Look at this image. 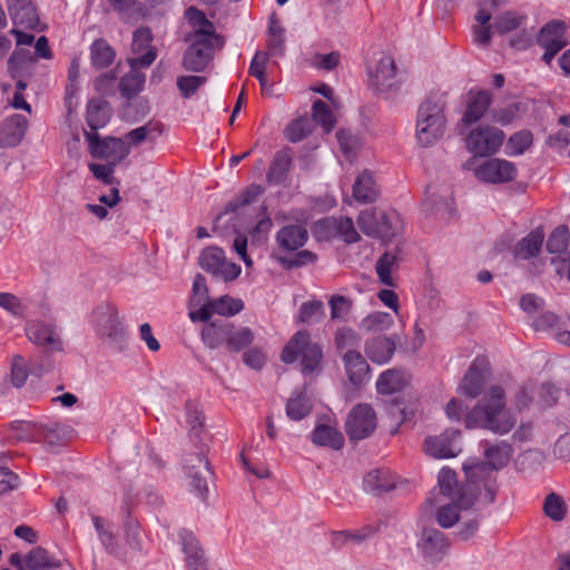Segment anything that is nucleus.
<instances>
[{"label": "nucleus", "mask_w": 570, "mask_h": 570, "mask_svg": "<svg viewBox=\"0 0 570 570\" xmlns=\"http://www.w3.org/2000/svg\"><path fill=\"white\" fill-rule=\"evenodd\" d=\"M379 196V188L371 171L364 170L353 185V197L362 204L373 203Z\"/></svg>", "instance_id": "obj_33"}, {"label": "nucleus", "mask_w": 570, "mask_h": 570, "mask_svg": "<svg viewBox=\"0 0 570 570\" xmlns=\"http://www.w3.org/2000/svg\"><path fill=\"white\" fill-rule=\"evenodd\" d=\"M145 75L139 70H130L119 81V90L122 97L130 99L140 92L145 85Z\"/></svg>", "instance_id": "obj_43"}, {"label": "nucleus", "mask_w": 570, "mask_h": 570, "mask_svg": "<svg viewBox=\"0 0 570 570\" xmlns=\"http://www.w3.org/2000/svg\"><path fill=\"white\" fill-rule=\"evenodd\" d=\"M517 424V417L507 407L505 392L500 385L484 391L476 404L466 413L468 429H483L497 435L510 433Z\"/></svg>", "instance_id": "obj_1"}, {"label": "nucleus", "mask_w": 570, "mask_h": 570, "mask_svg": "<svg viewBox=\"0 0 570 570\" xmlns=\"http://www.w3.org/2000/svg\"><path fill=\"white\" fill-rule=\"evenodd\" d=\"M393 317L390 313L374 312L362 321V327L370 332H382L391 327Z\"/></svg>", "instance_id": "obj_56"}, {"label": "nucleus", "mask_w": 570, "mask_h": 570, "mask_svg": "<svg viewBox=\"0 0 570 570\" xmlns=\"http://www.w3.org/2000/svg\"><path fill=\"white\" fill-rule=\"evenodd\" d=\"M364 489L368 492H386L393 489L389 481L387 472L384 470L370 471L363 480Z\"/></svg>", "instance_id": "obj_47"}, {"label": "nucleus", "mask_w": 570, "mask_h": 570, "mask_svg": "<svg viewBox=\"0 0 570 570\" xmlns=\"http://www.w3.org/2000/svg\"><path fill=\"white\" fill-rule=\"evenodd\" d=\"M24 562L27 570H52L60 566V562L42 547L31 549L24 556Z\"/></svg>", "instance_id": "obj_38"}, {"label": "nucleus", "mask_w": 570, "mask_h": 570, "mask_svg": "<svg viewBox=\"0 0 570 570\" xmlns=\"http://www.w3.org/2000/svg\"><path fill=\"white\" fill-rule=\"evenodd\" d=\"M207 78L204 76H179L177 78V88L185 99L190 98L196 91L205 85Z\"/></svg>", "instance_id": "obj_60"}, {"label": "nucleus", "mask_w": 570, "mask_h": 570, "mask_svg": "<svg viewBox=\"0 0 570 570\" xmlns=\"http://www.w3.org/2000/svg\"><path fill=\"white\" fill-rule=\"evenodd\" d=\"M9 13L14 24L33 29L39 23V17L31 0H7Z\"/></svg>", "instance_id": "obj_26"}, {"label": "nucleus", "mask_w": 570, "mask_h": 570, "mask_svg": "<svg viewBox=\"0 0 570 570\" xmlns=\"http://www.w3.org/2000/svg\"><path fill=\"white\" fill-rule=\"evenodd\" d=\"M95 330L108 345L121 351L126 343V331L115 306L101 304L94 312Z\"/></svg>", "instance_id": "obj_7"}, {"label": "nucleus", "mask_w": 570, "mask_h": 570, "mask_svg": "<svg viewBox=\"0 0 570 570\" xmlns=\"http://www.w3.org/2000/svg\"><path fill=\"white\" fill-rule=\"evenodd\" d=\"M269 60V53L266 51H256L254 55L249 68L248 73L252 77H255L262 87V90L264 91L267 87V80H266V66Z\"/></svg>", "instance_id": "obj_50"}, {"label": "nucleus", "mask_w": 570, "mask_h": 570, "mask_svg": "<svg viewBox=\"0 0 570 570\" xmlns=\"http://www.w3.org/2000/svg\"><path fill=\"white\" fill-rule=\"evenodd\" d=\"M505 139L504 132L493 126H479L465 137L466 149L476 157H489L499 151Z\"/></svg>", "instance_id": "obj_9"}, {"label": "nucleus", "mask_w": 570, "mask_h": 570, "mask_svg": "<svg viewBox=\"0 0 570 570\" xmlns=\"http://www.w3.org/2000/svg\"><path fill=\"white\" fill-rule=\"evenodd\" d=\"M376 428V415L368 404H357L350 412L345 432L350 440L360 441L368 438Z\"/></svg>", "instance_id": "obj_12"}, {"label": "nucleus", "mask_w": 570, "mask_h": 570, "mask_svg": "<svg viewBox=\"0 0 570 570\" xmlns=\"http://www.w3.org/2000/svg\"><path fill=\"white\" fill-rule=\"evenodd\" d=\"M544 233L541 227L531 230L527 236L521 238L513 248V255L519 259H529L537 256L543 245Z\"/></svg>", "instance_id": "obj_32"}, {"label": "nucleus", "mask_w": 570, "mask_h": 570, "mask_svg": "<svg viewBox=\"0 0 570 570\" xmlns=\"http://www.w3.org/2000/svg\"><path fill=\"white\" fill-rule=\"evenodd\" d=\"M186 475L190 479L191 488L205 499L208 491V479L212 475L208 461L203 454H188L184 459Z\"/></svg>", "instance_id": "obj_15"}, {"label": "nucleus", "mask_w": 570, "mask_h": 570, "mask_svg": "<svg viewBox=\"0 0 570 570\" xmlns=\"http://www.w3.org/2000/svg\"><path fill=\"white\" fill-rule=\"evenodd\" d=\"M543 511L548 518L558 522L564 519L567 505L560 495L552 492L544 499Z\"/></svg>", "instance_id": "obj_51"}, {"label": "nucleus", "mask_w": 570, "mask_h": 570, "mask_svg": "<svg viewBox=\"0 0 570 570\" xmlns=\"http://www.w3.org/2000/svg\"><path fill=\"white\" fill-rule=\"evenodd\" d=\"M312 410L309 400L302 394L291 397L286 403V414L291 420L299 421Z\"/></svg>", "instance_id": "obj_53"}, {"label": "nucleus", "mask_w": 570, "mask_h": 570, "mask_svg": "<svg viewBox=\"0 0 570 570\" xmlns=\"http://www.w3.org/2000/svg\"><path fill=\"white\" fill-rule=\"evenodd\" d=\"M492 102V95L488 90H469L465 100V111L459 122V128L469 127L478 122L488 111Z\"/></svg>", "instance_id": "obj_19"}, {"label": "nucleus", "mask_w": 570, "mask_h": 570, "mask_svg": "<svg viewBox=\"0 0 570 570\" xmlns=\"http://www.w3.org/2000/svg\"><path fill=\"white\" fill-rule=\"evenodd\" d=\"M85 138L88 142L90 155L94 158L107 159L111 164L124 160L130 153V147L122 138H100L97 132L85 130Z\"/></svg>", "instance_id": "obj_10"}, {"label": "nucleus", "mask_w": 570, "mask_h": 570, "mask_svg": "<svg viewBox=\"0 0 570 570\" xmlns=\"http://www.w3.org/2000/svg\"><path fill=\"white\" fill-rule=\"evenodd\" d=\"M311 132V122L307 118L293 120L284 130L285 137L291 142L302 141Z\"/></svg>", "instance_id": "obj_59"}, {"label": "nucleus", "mask_w": 570, "mask_h": 570, "mask_svg": "<svg viewBox=\"0 0 570 570\" xmlns=\"http://www.w3.org/2000/svg\"><path fill=\"white\" fill-rule=\"evenodd\" d=\"M188 45L183 55L181 66L187 71L202 72L214 59L216 50L224 47V39L218 33H198L184 37Z\"/></svg>", "instance_id": "obj_3"}, {"label": "nucleus", "mask_w": 570, "mask_h": 570, "mask_svg": "<svg viewBox=\"0 0 570 570\" xmlns=\"http://www.w3.org/2000/svg\"><path fill=\"white\" fill-rule=\"evenodd\" d=\"M485 461L464 463L465 476L472 483H481L483 487V500L485 503H493L497 497V478L494 472L505 468L513 455V448L507 441L480 442Z\"/></svg>", "instance_id": "obj_2"}, {"label": "nucleus", "mask_w": 570, "mask_h": 570, "mask_svg": "<svg viewBox=\"0 0 570 570\" xmlns=\"http://www.w3.org/2000/svg\"><path fill=\"white\" fill-rule=\"evenodd\" d=\"M373 530L370 527H366L356 532L350 531H336L332 534L333 546L336 548H342L348 541L362 542L367 539L372 534Z\"/></svg>", "instance_id": "obj_62"}, {"label": "nucleus", "mask_w": 570, "mask_h": 570, "mask_svg": "<svg viewBox=\"0 0 570 570\" xmlns=\"http://www.w3.org/2000/svg\"><path fill=\"white\" fill-rule=\"evenodd\" d=\"M434 507H436L435 520L444 529L452 528L460 520V512L469 509L458 504L454 500L435 498V494L431 492L425 500V509L429 510Z\"/></svg>", "instance_id": "obj_20"}, {"label": "nucleus", "mask_w": 570, "mask_h": 570, "mask_svg": "<svg viewBox=\"0 0 570 570\" xmlns=\"http://www.w3.org/2000/svg\"><path fill=\"white\" fill-rule=\"evenodd\" d=\"M335 342L337 348L345 353L348 350H357L361 344V337L354 330L343 327L337 331Z\"/></svg>", "instance_id": "obj_63"}, {"label": "nucleus", "mask_w": 570, "mask_h": 570, "mask_svg": "<svg viewBox=\"0 0 570 570\" xmlns=\"http://www.w3.org/2000/svg\"><path fill=\"white\" fill-rule=\"evenodd\" d=\"M264 193V188L261 185H250L240 191L236 197H234L225 207V210L222 215H226L229 213H237L242 208L248 206L257 197H259Z\"/></svg>", "instance_id": "obj_42"}, {"label": "nucleus", "mask_w": 570, "mask_h": 570, "mask_svg": "<svg viewBox=\"0 0 570 570\" xmlns=\"http://www.w3.org/2000/svg\"><path fill=\"white\" fill-rule=\"evenodd\" d=\"M28 127V120L24 116L16 114L7 119L0 126V147H16L23 138Z\"/></svg>", "instance_id": "obj_22"}, {"label": "nucleus", "mask_w": 570, "mask_h": 570, "mask_svg": "<svg viewBox=\"0 0 570 570\" xmlns=\"http://www.w3.org/2000/svg\"><path fill=\"white\" fill-rule=\"evenodd\" d=\"M298 356H302V372L304 374L313 373L318 368L322 361V348L318 344L311 342V335L307 331H298L294 334L283 348L281 358L284 363L292 364Z\"/></svg>", "instance_id": "obj_5"}, {"label": "nucleus", "mask_w": 570, "mask_h": 570, "mask_svg": "<svg viewBox=\"0 0 570 570\" xmlns=\"http://www.w3.org/2000/svg\"><path fill=\"white\" fill-rule=\"evenodd\" d=\"M308 239L307 229L297 224L282 227L276 234V243L283 252H295L302 248Z\"/></svg>", "instance_id": "obj_23"}, {"label": "nucleus", "mask_w": 570, "mask_h": 570, "mask_svg": "<svg viewBox=\"0 0 570 570\" xmlns=\"http://www.w3.org/2000/svg\"><path fill=\"white\" fill-rule=\"evenodd\" d=\"M406 384L405 373L400 370H386L384 371L377 382L376 390L380 394H393L399 392Z\"/></svg>", "instance_id": "obj_40"}, {"label": "nucleus", "mask_w": 570, "mask_h": 570, "mask_svg": "<svg viewBox=\"0 0 570 570\" xmlns=\"http://www.w3.org/2000/svg\"><path fill=\"white\" fill-rule=\"evenodd\" d=\"M317 228L324 230L326 237H338L345 243H356L360 235L350 217H327L317 222Z\"/></svg>", "instance_id": "obj_21"}, {"label": "nucleus", "mask_w": 570, "mask_h": 570, "mask_svg": "<svg viewBox=\"0 0 570 570\" xmlns=\"http://www.w3.org/2000/svg\"><path fill=\"white\" fill-rule=\"evenodd\" d=\"M214 312L223 316H234L244 308V303L239 298H233L228 295L212 301Z\"/></svg>", "instance_id": "obj_55"}, {"label": "nucleus", "mask_w": 570, "mask_h": 570, "mask_svg": "<svg viewBox=\"0 0 570 570\" xmlns=\"http://www.w3.org/2000/svg\"><path fill=\"white\" fill-rule=\"evenodd\" d=\"M225 253L219 247H208L204 249L199 257L200 267L210 273L213 276L217 273L219 266H222Z\"/></svg>", "instance_id": "obj_48"}, {"label": "nucleus", "mask_w": 570, "mask_h": 570, "mask_svg": "<svg viewBox=\"0 0 570 570\" xmlns=\"http://www.w3.org/2000/svg\"><path fill=\"white\" fill-rule=\"evenodd\" d=\"M111 109L107 100L101 98H91L87 104L86 121L90 128L89 132H97L104 128L110 120Z\"/></svg>", "instance_id": "obj_29"}, {"label": "nucleus", "mask_w": 570, "mask_h": 570, "mask_svg": "<svg viewBox=\"0 0 570 570\" xmlns=\"http://www.w3.org/2000/svg\"><path fill=\"white\" fill-rule=\"evenodd\" d=\"M163 134V124L159 121H148L144 126L137 127L124 137L126 144L137 146L141 142H155Z\"/></svg>", "instance_id": "obj_34"}, {"label": "nucleus", "mask_w": 570, "mask_h": 570, "mask_svg": "<svg viewBox=\"0 0 570 570\" xmlns=\"http://www.w3.org/2000/svg\"><path fill=\"white\" fill-rule=\"evenodd\" d=\"M380 220L381 210H364L357 217V225L365 235L380 238V234H386V229L380 230Z\"/></svg>", "instance_id": "obj_46"}, {"label": "nucleus", "mask_w": 570, "mask_h": 570, "mask_svg": "<svg viewBox=\"0 0 570 570\" xmlns=\"http://www.w3.org/2000/svg\"><path fill=\"white\" fill-rule=\"evenodd\" d=\"M312 442L320 446H330L333 450H340L344 445V438L335 428L318 424L312 432Z\"/></svg>", "instance_id": "obj_36"}, {"label": "nucleus", "mask_w": 570, "mask_h": 570, "mask_svg": "<svg viewBox=\"0 0 570 570\" xmlns=\"http://www.w3.org/2000/svg\"><path fill=\"white\" fill-rule=\"evenodd\" d=\"M488 371V360L481 356L475 357L460 383V392L471 399L478 397L485 384Z\"/></svg>", "instance_id": "obj_18"}, {"label": "nucleus", "mask_w": 570, "mask_h": 570, "mask_svg": "<svg viewBox=\"0 0 570 570\" xmlns=\"http://www.w3.org/2000/svg\"><path fill=\"white\" fill-rule=\"evenodd\" d=\"M445 116L443 106L434 100L426 99L421 104L416 117V140L421 147L434 145L444 134Z\"/></svg>", "instance_id": "obj_4"}, {"label": "nucleus", "mask_w": 570, "mask_h": 570, "mask_svg": "<svg viewBox=\"0 0 570 570\" xmlns=\"http://www.w3.org/2000/svg\"><path fill=\"white\" fill-rule=\"evenodd\" d=\"M292 149L285 147L274 155L273 161L269 166V169L266 175V179L271 185H281L283 184L289 169L292 167Z\"/></svg>", "instance_id": "obj_31"}, {"label": "nucleus", "mask_w": 570, "mask_h": 570, "mask_svg": "<svg viewBox=\"0 0 570 570\" xmlns=\"http://www.w3.org/2000/svg\"><path fill=\"white\" fill-rule=\"evenodd\" d=\"M230 322L214 321L206 324L200 331V337L207 348L216 350L227 344Z\"/></svg>", "instance_id": "obj_30"}, {"label": "nucleus", "mask_w": 570, "mask_h": 570, "mask_svg": "<svg viewBox=\"0 0 570 570\" xmlns=\"http://www.w3.org/2000/svg\"><path fill=\"white\" fill-rule=\"evenodd\" d=\"M439 492L432 491L435 498H443L454 500L458 504L465 508H471L476 499L482 495L483 487L481 483H472L466 478V483L459 484L456 473L449 469L443 468L438 475Z\"/></svg>", "instance_id": "obj_6"}, {"label": "nucleus", "mask_w": 570, "mask_h": 570, "mask_svg": "<svg viewBox=\"0 0 570 570\" xmlns=\"http://www.w3.org/2000/svg\"><path fill=\"white\" fill-rule=\"evenodd\" d=\"M474 176L485 184H507L517 178L518 168L507 159L490 158L474 169Z\"/></svg>", "instance_id": "obj_11"}, {"label": "nucleus", "mask_w": 570, "mask_h": 570, "mask_svg": "<svg viewBox=\"0 0 570 570\" xmlns=\"http://www.w3.org/2000/svg\"><path fill=\"white\" fill-rule=\"evenodd\" d=\"M532 145V134L522 130L513 134L507 144V154L510 156L522 155Z\"/></svg>", "instance_id": "obj_57"}, {"label": "nucleus", "mask_w": 570, "mask_h": 570, "mask_svg": "<svg viewBox=\"0 0 570 570\" xmlns=\"http://www.w3.org/2000/svg\"><path fill=\"white\" fill-rule=\"evenodd\" d=\"M24 332L31 343L45 347L48 352H61L63 350L62 340L52 325L32 320L27 322Z\"/></svg>", "instance_id": "obj_17"}, {"label": "nucleus", "mask_w": 570, "mask_h": 570, "mask_svg": "<svg viewBox=\"0 0 570 570\" xmlns=\"http://www.w3.org/2000/svg\"><path fill=\"white\" fill-rule=\"evenodd\" d=\"M522 19L515 12H503L495 17L492 28L500 35L509 33L521 26Z\"/></svg>", "instance_id": "obj_58"}, {"label": "nucleus", "mask_w": 570, "mask_h": 570, "mask_svg": "<svg viewBox=\"0 0 570 570\" xmlns=\"http://www.w3.org/2000/svg\"><path fill=\"white\" fill-rule=\"evenodd\" d=\"M324 316V304L321 301L305 302L299 308V321L303 323H317Z\"/></svg>", "instance_id": "obj_61"}, {"label": "nucleus", "mask_w": 570, "mask_h": 570, "mask_svg": "<svg viewBox=\"0 0 570 570\" xmlns=\"http://www.w3.org/2000/svg\"><path fill=\"white\" fill-rule=\"evenodd\" d=\"M570 244V230L566 225L556 227L550 234L546 247L551 254L566 253Z\"/></svg>", "instance_id": "obj_45"}, {"label": "nucleus", "mask_w": 570, "mask_h": 570, "mask_svg": "<svg viewBox=\"0 0 570 570\" xmlns=\"http://www.w3.org/2000/svg\"><path fill=\"white\" fill-rule=\"evenodd\" d=\"M400 249L395 248L390 252H385L376 262L375 271L380 282L387 286H395L392 273L397 268L400 263Z\"/></svg>", "instance_id": "obj_35"}, {"label": "nucleus", "mask_w": 570, "mask_h": 570, "mask_svg": "<svg viewBox=\"0 0 570 570\" xmlns=\"http://www.w3.org/2000/svg\"><path fill=\"white\" fill-rule=\"evenodd\" d=\"M403 82V75L397 71L395 61L391 56H383L371 75V85L380 92L394 91Z\"/></svg>", "instance_id": "obj_14"}, {"label": "nucleus", "mask_w": 570, "mask_h": 570, "mask_svg": "<svg viewBox=\"0 0 570 570\" xmlns=\"http://www.w3.org/2000/svg\"><path fill=\"white\" fill-rule=\"evenodd\" d=\"M116 57L112 47L102 38L96 39L90 46V59L97 69L109 67Z\"/></svg>", "instance_id": "obj_41"}, {"label": "nucleus", "mask_w": 570, "mask_h": 570, "mask_svg": "<svg viewBox=\"0 0 570 570\" xmlns=\"http://www.w3.org/2000/svg\"><path fill=\"white\" fill-rule=\"evenodd\" d=\"M417 548L425 561L436 563L446 556L450 541L442 531L435 528H425L421 533Z\"/></svg>", "instance_id": "obj_13"}, {"label": "nucleus", "mask_w": 570, "mask_h": 570, "mask_svg": "<svg viewBox=\"0 0 570 570\" xmlns=\"http://www.w3.org/2000/svg\"><path fill=\"white\" fill-rule=\"evenodd\" d=\"M386 411L391 419L397 421L399 424L410 422L414 416V406L399 397L389 402Z\"/></svg>", "instance_id": "obj_49"}, {"label": "nucleus", "mask_w": 570, "mask_h": 570, "mask_svg": "<svg viewBox=\"0 0 570 570\" xmlns=\"http://www.w3.org/2000/svg\"><path fill=\"white\" fill-rule=\"evenodd\" d=\"M380 230H385L386 234H380V238L383 240L391 239L397 235L403 228V222L400 214L394 210H381Z\"/></svg>", "instance_id": "obj_44"}, {"label": "nucleus", "mask_w": 570, "mask_h": 570, "mask_svg": "<svg viewBox=\"0 0 570 570\" xmlns=\"http://www.w3.org/2000/svg\"><path fill=\"white\" fill-rule=\"evenodd\" d=\"M312 111L314 120L322 126L325 132L333 130L335 126V117L326 102L320 99L314 101Z\"/></svg>", "instance_id": "obj_54"}, {"label": "nucleus", "mask_w": 570, "mask_h": 570, "mask_svg": "<svg viewBox=\"0 0 570 570\" xmlns=\"http://www.w3.org/2000/svg\"><path fill=\"white\" fill-rule=\"evenodd\" d=\"M185 18L190 26L185 37H196L198 33H217L214 23L206 17V14L196 7H189L185 11Z\"/></svg>", "instance_id": "obj_37"}, {"label": "nucleus", "mask_w": 570, "mask_h": 570, "mask_svg": "<svg viewBox=\"0 0 570 570\" xmlns=\"http://www.w3.org/2000/svg\"><path fill=\"white\" fill-rule=\"evenodd\" d=\"M317 261V255L308 249L298 250L293 257L278 256L277 262L285 269H293L314 264Z\"/></svg>", "instance_id": "obj_52"}, {"label": "nucleus", "mask_w": 570, "mask_h": 570, "mask_svg": "<svg viewBox=\"0 0 570 570\" xmlns=\"http://www.w3.org/2000/svg\"><path fill=\"white\" fill-rule=\"evenodd\" d=\"M396 343L387 336H374L365 343L366 356L376 364L387 363L394 355Z\"/></svg>", "instance_id": "obj_25"}, {"label": "nucleus", "mask_w": 570, "mask_h": 570, "mask_svg": "<svg viewBox=\"0 0 570 570\" xmlns=\"http://www.w3.org/2000/svg\"><path fill=\"white\" fill-rule=\"evenodd\" d=\"M255 340L254 332L247 326L235 328L230 322L229 334L227 338L226 350L229 353H239L249 347Z\"/></svg>", "instance_id": "obj_39"}, {"label": "nucleus", "mask_w": 570, "mask_h": 570, "mask_svg": "<svg viewBox=\"0 0 570 570\" xmlns=\"http://www.w3.org/2000/svg\"><path fill=\"white\" fill-rule=\"evenodd\" d=\"M61 426L58 423H40L33 421H17L9 426L8 439L14 442H47L55 443L59 439Z\"/></svg>", "instance_id": "obj_8"}, {"label": "nucleus", "mask_w": 570, "mask_h": 570, "mask_svg": "<svg viewBox=\"0 0 570 570\" xmlns=\"http://www.w3.org/2000/svg\"><path fill=\"white\" fill-rule=\"evenodd\" d=\"M179 539L183 546V551L186 554V563L189 570H206V560L204 551L200 548L199 541L191 531L183 529L179 531Z\"/></svg>", "instance_id": "obj_24"}, {"label": "nucleus", "mask_w": 570, "mask_h": 570, "mask_svg": "<svg viewBox=\"0 0 570 570\" xmlns=\"http://www.w3.org/2000/svg\"><path fill=\"white\" fill-rule=\"evenodd\" d=\"M567 26L562 21L548 22L538 35V43L542 48L563 49L568 41L566 39Z\"/></svg>", "instance_id": "obj_28"}, {"label": "nucleus", "mask_w": 570, "mask_h": 570, "mask_svg": "<svg viewBox=\"0 0 570 570\" xmlns=\"http://www.w3.org/2000/svg\"><path fill=\"white\" fill-rule=\"evenodd\" d=\"M460 435V430L446 429L438 436H426L424 440V451L430 456L436 459L454 458L460 452L456 442Z\"/></svg>", "instance_id": "obj_16"}, {"label": "nucleus", "mask_w": 570, "mask_h": 570, "mask_svg": "<svg viewBox=\"0 0 570 570\" xmlns=\"http://www.w3.org/2000/svg\"><path fill=\"white\" fill-rule=\"evenodd\" d=\"M348 380L354 385H361L368 376L370 365L358 350H348L343 355Z\"/></svg>", "instance_id": "obj_27"}, {"label": "nucleus", "mask_w": 570, "mask_h": 570, "mask_svg": "<svg viewBox=\"0 0 570 570\" xmlns=\"http://www.w3.org/2000/svg\"><path fill=\"white\" fill-rule=\"evenodd\" d=\"M546 460L543 451L539 449H529L521 453L518 458V465L520 470H534L540 466Z\"/></svg>", "instance_id": "obj_64"}]
</instances>
